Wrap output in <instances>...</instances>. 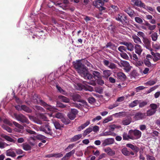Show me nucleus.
<instances>
[{"mask_svg":"<svg viewBox=\"0 0 160 160\" xmlns=\"http://www.w3.org/2000/svg\"><path fill=\"white\" fill-rule=\"evenodd\" d=\"M114 142V139L113 138H108L105 139L103 141L102 144V146H105L108 145L112 144Z\"/></svg>","mask_w":160,"mask_h":160,"instance_id":"obj_10","label":"nucleus"},{"mask_svg":"<svg viewBox=\"0 0 160 160\" xmlns=\"http://www.w3.org/2000/svg\"><path fill=\"white\" fill-rule=\"evenodd\" d=\"M2 127L3 128V129L6 130L8 132H12V129L10 128L8 126L5 125H3L2 126Z\"/></svg>","mask_w":160,"mask_h":160,"instance_id":"obj_45","label":"nucleus"},{"mask_svg":"<svg viewBox=\"0 0 160 160\" xmlns=\"http://www.w3.org/2000/svg\"><path fill=\"white\" fill-rule=\"evenodd\" d=\"M39 101L40 104L44 107L48 111L54 112L57 111L58 110L57 109L54 107H52L47 104L42 100H40Z\"/></svg>","mask_w":160,"mask_h":160,"instance_id":"obj_4","label":"nucleus"},{"mask_svg":"<svg viewBox=\"0 0 160 160\" xmlns=\"http://www.w3.org/2000/svg\"><path fill=\"white\" fill-rule=\"evenodd\" d=\"M72 98L74 101L80 102L83 105H86L87 103L85 101L83 100H80L81 96L79 94H75L73 95Z\"/></svg>","mask_w":160,"mask_h":160,"instance_id":"obj_9","label":"nucleus"},{"mask_svg":"<svg viewBox=\"0 0 160 160\" xmlns=\"http://www.w3.org/2000/svg\"><path fill=\"white\" fill-rule=\"evenodd\" d=\"M2 137L8 141L11 142H12L14 141V140L12 138L7 135H3L2 136Z\"/></svg>","mask_w":160,"mask_h":160,"instance_id":"obj_40","label":"nucleus"},{"mask_svg":"<svg viewBox=\"0 0 160 160\" xmlns=\"http://www.w3.org/2000/svg\"><path fill=\"white\" fill-rule=\"evenodd\" d=\"M139 102V101L138 100H135L129 104V106L132 108H133L136 106Z\"/></svg>","mask_w":160,"mask_h":160,"instance_id":"obj_32","label":"nucleus"},{"mask_svg":"<svg viewBox=\"0 0 160 160\" xmlns=\"http://www.w3.org/2000/svg\"><path fill=\"white\" fill-rule=\"evenodd\" d=\"M103 77L107 78L111 74V71L108 70H106L103 71Z\"/></svg>","mask_w":160,"mask_h":160,"instance_id":"obj_30","label":"nucleus"},{"mask_svg":"<svg viewBox=\"0 0 160 160\" xmlns=\"http://www.w3.org/2000/svg\"><path fill=\"white\" fill-rule=\"evenodd\" d=\"M75 146V144H70L65 149V151L66 152H68L70 150H71Z\"/></svg>","mask_w":160,"mask_h":160,"instance_id":"obj_51","label":"nucleus"},{"mask_svg":"<svg viewBox=\"0 0 160 160\" xmlns=\"http://www.w3.org/2000/svg\"><path fill=\"white\" fill-rule=\"evenodd\" d=\"M135 52L139 55L141 54L142 51L141 46L138 44H137L135 45Z\"/></svg>","mask_w":160,"mask_h":160,"instance_id":"obj_18","label":"nucleus"},{"mask_svg":"<svg viewBox=\"0 0 160 160\" xmlns=\"http://www.w3.org/2000/svg\"><path fill=\"white\" fill-rule=\"evenodd\" d=\"M108 0H96L93 1V6H97V4H99L101 6H103L105 2H107Z\"/></svg>","mask_w":160,"mask_h":160,"instance_id":"obj_16","label":"nucleus"},{"mask_svg":"<svg viewBox=\"0 0 160 160\" xmlns=\"http://www.w3.org/2000/svg\"><path fill=\"white\" fill-rule=\"evenodd\" d=\"M156 82L154 81V80H150L148 82H147L145 84L147 85H148L149 86H152L154 84H155Z\"/></svg>","mask_w":160,"mask_h":160,"instance_id":"obj_43","label":"nucleus"},{"mask_svg":"<svg viewBox=\"0 0 160 160\" xmlns=\"http://www.w3.org/2000/svg\"><path fill=\"white\" fill-rule=\"evenodd\" d=\"M21 109L28 113H30L32 112V110L30 109L25 105H21Z\"/></svg>","mask_w":160,"mask_h":160,"instance_id":"obj_28","label":"nucleus"},{"mask_svg":"<svg viewBox=\"0 0 160 160\" xmlns=\"http://www.w3.org/2000/svg\"><path fill=\"white\" fill-rule=\"evenodd\" d=\"M126 146L130 148L131 149L133 150H134L135 152H137L139 151V148L136 146L131 143H128L126 144Z\"/></svg>","mask_w":160,"mask_h":160,"instance_id":"obj_21","label":"nucleus"},{"mask_svg":"<svg viewBox=\"0 0 160 160\" xmlns=\"http://www.w3.org/2000/svg\"><path fill=\"white\" fill-rule=\"evenodd\" d=\"M68 118L71 120H73L76 117V116L70 112L68 115Z\"/></svg>","mask_w":160,"mask_h":160,"instance_id":"obj_46","label":"nucleus"},{"mask_svg":"<svg viewBox=\"0 0 160 160\" xmlns=\"http://www.w3.org/2000/svg\"><path fill=\"white\" fill-rule=\"evenodd\" d=\"M129 131L132 140L138 139L141 137L142 132L139 130L135 129L130 130Z\"/></svg>","mask_w":160,"mask_h":160,"instance_id":"obj_3","label":"nucleus"},{"mask_svg":"<svg viewBox=\"0 0 160 160\" xmlns=\"http://www.w3.org/2000/svg\"><path fill=\"white\" fill-rule=\"evenodd\" d=\"M122 137L123 139L125 140H128L129 139L132 140L130 131L128 132V134H127V133L124 132L122 135Z\"/></svg>","mask_w":160,"mask_h":160,"instance_id":"obj_20","label":"nucleus"},{"mask_svg":"<svg viewBox=\"0 0 160 160\" xmlns=\"http://www.w3.org/2000/svg\"><path fill=\"white\" fill-rule=\"evenodd\" d=\"M127 17L122 13L118 14L115 17L117 20L121 22L124 25L127 23Z\"/></svg>","mask_w":160,"mask_h":160,"instance_id":"obj_6","label":"nucleus"},{"mask_svg":"<svg viewBox=\"0 0 160 160\" xmlns=\"http://www.w3.org/2000/svg\"><path fill=\"white\" fill-rule=\"evenodd\" d=\"M149 107L150 109L156 112L157 109L158 108L157 105L155 103H152L150 105Z\"/></svg>","mask_w":160,"mask_h":160,"instance_id":"obj_42","label":"nucleus"},{"mask_svg":"<svg viewBox=\"0 0 160 160\" xmlns=\"http://www.w3.org/2000/svg\"><path fill=\"white\" fill-rule=\"evenodd\" d=\"M61 120L62 122L65 124H68L70 123V121L68 119H66L63 118Z\"/></svg>","mask_w":160,"mask_h":160,"instance_id":"obj_62","label":"nucleus"},{"mask_svg":"<svg viewBox=\"0 0 160 160\" xmlns=\"http://www.w3.org/2000/svg\"><path fill=\"white\" fill-rule=\"evenodd\" d=\"M14 116L17 120L22 123H26L27 124L29 123V121L28 118L22 114H18L14 113Z\"/></svg>","mask_w":160,"mask_h":160,"instance_id":"obj_2","label":"nucleus"},{"mask_svg":"<svg viewBox=\"0 0 160 160\" xmlns=\"http://www.w3.org/2000/svg\"><path fill=\"white\" fill-rule=\"evenodd\" d=\"M88 100L89 103L92 104L95 102V99L94 98L92 97H91L88 98Z\"/></svg>","mask_w":160,"mask_h":160,"instance_id":"obj_59","label":"nucleus"},{"mask_svg":"<svg viewBox=\"0 0 160 160\" xmlns=\"http://www.w3.org/2000/svg\"><path fill=\"white\" fill-rule=\"evenodd\" d=\"M36 138L40 140H41L42 139H44L46 138V137L41 134L37 135L36 137Z\"/></svg>","mask_w":160,"mask_h":160,"instance_id":"obj_50","label":"nucleus"},{"mask_svg":"<svg viewBox=\"0 0 160 160\" xmlns=\"http://www.w3.org/2000/svg\"><path fill=\"white\" fill-rule=\"evenodd\" d=\"M134 42L137 43L141 42V41L140 38L138 36L135 35L132 37Z\"/></svg>","mask_w":160,"mask_h":160,"instance_id":"obj_38","label":"nucleus"},{"mask_svg":"<svg viewBox=\"0 0 160 160\" xmlns=\"http://www.w3.org/2000/svg\"><path fill=\"white\" fill-rule=\"evenodd\" d=\"M135 21L138 23L141 24L143 22L142 19L139 17H136L135 18Z\"/></svg>","mask_w":160,"mask_h":160,"instance_id":"obj_55","label":"nucleus"},{"mask_svg":"<svg viewBox=\"0 0 160 160\" xmlns=\"http://www.w3.org/2000/svg\"><path fill=\"white\" fill-rule=\"evenodd\" d=\"M58 98L62 101L66 102L68 103L69 102V99L66 97L62 95H59L58 97Z\"/></svg>","mask_w":160,"mask_h":160,"instance_id":"obj_25","label":"nucleus"},{"mask_svg":"<svg viewBox=\"0 0 160 160\" xmlns=\"http://www.w3.org/2000/svg\"><path fill=\"white\" fill-rule=\"evenodd\" d=\"M145 25L148 27L149 30L152 31L154 30L156 27V25H152L150 24L148 22H146Z\"/></svg>","mask_w":160,"mask_h":160,"instance_id":"obj_24","label":"nucleus"},{"mask_svg":"<svg viewBox=\"0 0 160 160\" xmlns=\"http://www.w3.org/2000/svg\"><path fill=\"white\" fill-rule=\"evenodd\" d=\"M131 118H128V119L123 120L122 121V123L124 125H128L131 123Z\"/></svg>","mask_w":160,"mask_h":160,"instance_id":"obj_37","label":"nucleus"},{"mask_svg":"<svg viewBox=\"0 0 160 160\" xmlns=\"http://www.w3.org/2000/svg\"><path fill=\"white\" fill-rule=\"evenodd\" d=\"M147 159L148 160H156L154 157L149 155H147Z\"/></svg>","mask_w":160,"mask_h":160,"instance_id":"obj_64","label":"nucleus"},{"mask_svg":"<svg viewBox=\"0 0 160 160\" xmlns=\"http://www.w3.org/2000/svg\"><path fill=\"white\" fill-rule=\"evenodd\" d=\"M151 54L153 56V60L154 62H156L160 60V53L158 52L155 53L153 52H151Z\"/></svg>","mask_w":160,"mask_h":160,"instance_id":"obj_15","label":"nucleus"},{"mask_svg":"<svg viewBox=\"0 0 160 160\" xmlns=\"http://www.w3.org/2000/svg\"><path fill=\"white\" fill-rule=\"evenodd\" d=\"M75 150L74 149H73L72 151L67 153L65 155L66 156V157L69 158L72 155H73L75 153Z\"/></svg>","mask_w":160,"mask_h":160,"instance_id":"obj_41","label":"nucleus"},{"mask_svg":"<svg viewBox=\"0 0 160 160\" xmlns=\"http://www.w3.org/2000/svg\"><path fill=\"white\" fill-rule=\"evenodd\" d=\"M121 56L123 58L126 59H128L129 57L127 54L124 52H122L120 54Z\"/></svg>","mask_w":160,"mask_h":160,"instance_id":"obj_56","label":"nucleus"},{"mask_svg":"<svg viewBox=\"0 0 160 160\" xmlns=\"http://www.w3.org/2000/svg\"><path fill=\"white\" fill-rule=\"evenodd\" d=\"M94 6L97 8H99V9L100 11H103L105 10L106 8H105L103 7V6H101L99 5V4H97V6L95 5Z\"/></svg>","mask_w":160,"mask_h":160,"instance_id":"obj_54","label":"nucleus"},{"mask_svg":"<svg viewBox=\"0 0 160 160\" xmlns=\"http://www.w3.org/2000/svg\"><path fill=\"white\" fill-rule=\"evenodd\" d=\"M82 137V134H79L74 136L70 139V141L71 142H76L80 139Z\"/></svg>","mask_w":160,"mask_h":160,"instance_id":"obj_23","label":"nucleus"},{"mask_svg":"<svg viewBox=\"0 0 160 160\" xmlns=\"http://www.w3.org/2000/svg\"><path fill=\"white\" fill-rule=\"evenodd\" d=\"M156 112L151 109H148L147 111V116H150L155 114Z\"/></svg>","mask_w":160,"mask_h":160,"instance_id":"obj_34","label":"nucleus"},{"mask_svg":"<svg viewBox=\"0 0 160 160\" xmlns=\"http://www.w3.org/2000/svg\"><path fill=\"white\" fill-rule=\"evenodd\" d=\"M56 88L60 93L65 95L64 92H65V91L63 90L61 87L58 86V85H57Z\"/></svg>","mask_w":160,"mask_h":160,"instance_id":"obj_61","label":"nucleus"},{"mask_svg":"<svg viewBox=\"0 0 160 160\" xmlns=\"http://www.w3.org/2000/svg\"><path fill=\"white\" fill-rule=\"evenodd\" d=\"M117 76L118 79L122 81L125 80L126 78L125 74L122 72H118L117 73Z\"/></svg>","mask_w":160,"mask_h":160,"instance_id":"obj_19","label":"nucleus"},{"mask_svg":"<svg viewBox=\"0 0 160 160\" xmlns=\"http://www.w3.org/2000/svg\"><path fill=\"white\" fill-rule=\"evenodd\" d=\"M143 8L147 10L150 11L151 12H153L154 10V9L152 7L150 6H146L145 5L144 8Z\"/></svg>","mask_w":160,"mask_h":160,"instance_id":"obj_57","label":"nucleus"},{"mask_svg":"<svg viewBox=\"0 0 160 160\" xmlns=\"http://www.w3.org/2000/svg\"><path fill=\"white\" fill-rule=\"evenodd\" d=\"M22 148L25 151H28L31 150L32 147L29 144L27 143H23L22 144Z\"/></svg>","mask_w":160,"mask_h":160,"instance_id":"obj_26","label":"nucleus"},{"mask_svg":"<svg viewBox=\"0 0 160 160\" xmlns=\"http://www.w3.org/2000/svg\"><path fill=\"white\" fill-rule=\"evenodd\" d=\"M118 50L120 51V52H122V53L123 52V51H127V48L122 46H121L119 47L118 48Z\"/></svg>","mask_w":160,"mask_h":160,"instance_id":"obj_47","label":"nucleus"},{"mask_svg":"<svg viewBox=\"0 0 160 160\" xmlns=\"http://www.w3.org/2000/svg\"><path fill=\"white\" fill-rule=\"evenodd\" d=\"M39 129L40 131H43L45 133L53 136V133L51 128L48 124H47L45 125L41 126Z\"/></svg>","mask_w":160,"mask_h":160,"instance_id":"obj_5","label":"nucleus"},{"mask_svg":"<svg viewBox=\"0 0 160 160\" xmlns=\"http://www.w3.org/2000/svg\"><path fill=\"white\" fill-rule=\"evenodd\" d=\"M143 62L145 65L147 67H150L151 66V63L149 60L148 59H145L143 60Z\"/></svg>","mask_w":160,"mask_h":160,"instance_id":"obj_44","label":"nucleus"},{"mask_svg":"<svg viewBox=\"0 0 160 160\" xmlns=\"http://www.w3.org/2000/svg\"><path fill=\"white\" fill-rule=\"evenodd\" d=\"M153 47L156 50L160 49V45L159 44L156 43L153 44Z\"/></svg>","mask_w":160,"mask_h":160,"instance_id":"obj_63","label":"nucleus"},{"mask_svg":"<svg viewBox=\"0 0 160 160\" xmlns=\"http://www.w3.org/2000/svg\"><path fill=\"white\" fill-rule=\"evenodd\" d=\"M124 11L127 13L131 18H134L135 16L134 11L130 8H128L124 10Z\"/></svg>","mask_w":160,"mask_h":160,"instance_id":"obj_13","label":"nucleus"},{"mask_svg":"<svg viewBox=\"0 0 160 160\" xmlns=\"http://www.w3.org/2000/svg\"><path fill=\"white\" fill-rule=\"evenodd\" d=\"M131 2L133 6L142 8H144L145 6V4L140 0H131Z\"/></svg>","mask_w":160,"mask_h":160,"instance_id":"obj_8","label":"nucleus"},{"mask_svg":"<svg viewBox=\"0 0 160 160\" xmlns=\"http://www.w3.org/2000/svg\"><path fill=\"white\" fill-rule=\"evenodd\" d=\"M90 123V121H87L84 123L82 124L79 126L78 128V131H81L82 130L84 129L85 127L88 126Z\"/></svg>","mask_w":160,"mask_h":160,"instance_id":"obj_22","label":"nucleus"},{"mask_svg":"<svg viewBox=\"0 0 160 160\" xmlns=\"http://www.w3.org/2000/svg\"><path fill=\"white\" fill-rule=\"evenodd\" d=\"M121 63L124 68L130 66L129 63L126 61H122Z\"/></svg>","mask_w":160,"mask_h":160,"instance_id":"obj_49","label":"nucleus"},{"mask_svg":"<svg viewBox=\"0 0 160 160\" xmlns=\"http://www.w3.org/2000/svg\"><path fill=\"white\" fill-rule=\"evenodd\" d=\"M73 66L77 71L82 77L85 79L90 80L88 82H84L83 83L87 86V89L90 91H93V88L90 86L88 85L86 83H88L92 86L96 85L95 80L98 79L102 78V77L100 73L96 71H92V74L89 73L86 66L83 64L80 60L74 62Z\"/></svg>","mask_w":160,"mask_h":160,"instance_id":"obj_1","label":"nucleus"},{"mask_svg":"<svg viewBox=\"0 0 160 160\" xmlns=\"http://www.w3.org/2000/svg\"><path fill=\"white\" fill-rule=\"evenodd\" d=\"M104 151L109 156H113L115 154V151L112 150L110 147L105 148Z\"/></svg>","mask_w":160,"mask_h":160,"instance_id":"obj_17","label":"nucleus"},{"mask_svg":"<svg viewBox=\"0 0 160 160\" xmlns=\"http://www.w3.org/2000/svg\"><path fill=\"white\" fill-rule=\"evenodd\" d=\"M12 123L16 127L21 129H22L23 128V127L22 125L18 123L17 122L15 121H13L12 122Z\"/></svg>","mask_w":160,"mask_h":160,"instance_id":"obj_48","label":"nucleus"},{"mask_svg":"<svg viewBox=\"0 0 160 160\" xmlns=\"http://www.w3.org/2000/svg\"><path fill=\"white\" fill-rule=\"evenodd\" d=\"M54 126L56 129H61L63 126H61L60 124L57 121H55L53 122Z\"/></svg>","mask_w":160,"mask_h":160,"instance_id":"obj_36","label":"nucleus"},{"mask_svg":"<svg viewBox=\"0 0 160 160\" xmlns=\"http://www.w3.org/2000/svg\"><path fill=\"white\" fill-rule=\"evenodd\" d=\"M53 157L56 158H59L63 156V154L61 153H53Z\"/></svg>","mask_w":160,"mask_h":160,"instance_id":"obj_58","label":"nucleus"},{"mask_svg":"<svg viewBox=\"0 0 160 160\" xmlns=\"http://www.w3.org/2000/svg\"><path fill=\"white\" fill-rule=\"evenodd\" d=\"M143 41L146 48L150 50H152L151 47V40L146 38H143Z\"/></svg>","mask_w":160,"mask_h":160,"instance_id":"obj_11","label":"nucleus"},{"mask_svg":"<svg viewBox=\"0 0 160 160\" xmlns=\"http://www.w3.org/2000/svg\"><path fill=\"white\" fill-rule=\"evenodd\" d=\"M121 152L124 155L126 156H129L131 155H134V152L128 150V149L126 147L123 148L122 149Z\"/></svg>","mask_w":160,"mask_h":160,"instance_id":"obj_12","label":"nucleus"},{"mask_svg":"<svg viewBox=\"0 0 160 160\" xmlns=\"http://www.w3.org/2000/svg\"><path fill=\"white\" fill-rule=\"evenodd\" d=\"M108 67L110 68L113 69H115L116 67V64L112 62H110L109 66H108Z\"/></svg>","mask_w":160,"mask_h":160,"instance_id":"obj_60","label":"nucleus"},{"mask_svg":"<svg viewBox=\"0 0 160 160\" xmlns=\"http://www.w3.org/2000/svg\"><path fill=\"white\" fill-rule=\"evenodd\" d=\"M55 117L57 118L62 119L63 118V115L62 113L58 112L56 114Z\"/></svg>","mask_w":160,"mask_h":160,"instance_id":"obj_52","label":"nucleus"},{"mask_svg":"<svg viewBox=\"0 0 160 160\" xmlns=\"http://www.w3.org/2000/svg\"><path fill=\"white\" fill-rule=\"evenodd\" d=\"M108 29L111 34L113 35L116 31V27L114 25H111L108 27Z\"/></svg>","mask_w":160,"mask_h":160,"instance_id":"obj_29","label":"nucleus"},{"mask_svg":"<svg viewBox=\"0 0 160 160\" xmlns=\"http://www.w3.org/2000/svg\"><path fill=\"white\" fill-rule=\"evenodd\" d=\"M15 151L17 154H22L23 153H25L22 149H15Z\"/></svg>","mask_w":160,"mask_h":160,"instance_id":"obj_53","label":"nucleus"},{"mask_svg":"<svg viewBox=\"0 0 160 160\" xmlns=\"http://www.w3.org/2000/svg\"><path fill=\"white\" fill-rule=\"evenodd\" d=\"M38 117L40 118L44 121H48V118L43 113H40L38 114Z\"/></svg>","mask_w":160,"mask_h":160,"instance_id":"obj_35","label":"nucleus"},{"mask_svg":"<svg viewBox=\"0 0 160 160\" xmlns=\"http://www.w3.org/2000/svg\"><path fill=\"white\" fill-rule=\"evenodd\" d=\"M6 155L8 156H10L14 158L16 156L15 153L12 150H8L6 152Z\"/></svg>","mask_w":160,"mask_h":160,"instance_id":"obj_27","label":"nucleus"},{"mask_svg":"<svg viewBox=\"0 0 160 160\" xmlns=\"http://www.w3.org/2000/svg\"><path fill=\"white\" fill-rule=\"evenodd\" d=\"M56 105L57 107L60 108H64L67 106L66 105L64 104L59 101L57 102Z\"/></svg>","mask_w":160,"mask_h":160,"instance_id":"obj_39","label":"nucleus"},{"mask_svg":"<svg viewBox=\"0 0 160 160\" xmlns=\"http://www.w3.org/2000/svg\"><path fill=\"white\" fill-rule=\"evenodd\" d=\"M146 117L145 113L138 112L135 114L134 117V118L136 120H138L145 118H146Z\"/></svg>","mask_w":160,"mask_h":160,"instance_id":"obj_7","label":"nucleus"},{"mask_svg":"<svg viewBox=\"0 0 160 160\" xmlns=\"http://www.w3.org/2000/svg\"><path fill=\"white\" fill-rule=\"evenodd\" d=\"M158 35L157 32H154L151 35L152 40L153 41H156L158 39Z\"/></svg>","mask_w":160,"mask_h":160,"instance_id":"obj_33","label":"nucleus"},{"mask_svg":"<svg viewBox=\"0 0 160 160\" xmlns=\"http://www.w3.org/2000/svg\"><path fill=\"white\" fill-rule=\"evenodd\" d=\"M92 131V128L91 127H89L85 130L83 133V136L84 137L88 134L90 133Z\"/></svg>","mask_w":160,"mask_h":160,"instance_id":"obj_31","label":"nucleus"},{"mask_svg":"<svg viewBox=\"0 0 160 160\" xmlns=\"http://www.w3.org/2000/svg\"><path fill=\"white\" fill-rule=\"evenodd\" d=\"M122 44L125 46L126 47L127 50L132 51L133 50L134 48V46L130 42H122Z\"/></svg>","mask_w":160,"mask_h":160,"instance_id":"obj_14","label":"nucleus"}]
</instances>
